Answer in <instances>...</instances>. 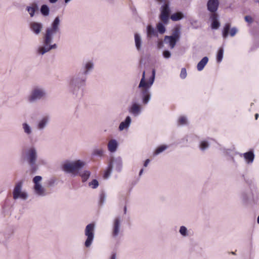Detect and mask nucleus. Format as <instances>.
<instances>
[{
	"label": "nucleus",
	"mask_w": 259,
	"mask_h": 259,
	"mask_svg": "<svg viewBox=\"0 0 259 259\" xmlns=\"http://www.w3.org/2000/svg\"><path fill=\"white\" fill-rule=\"evenodd\" d=\"M187 75V74L186 68H182L180 73V77L182 79H185Z\"/></svg>",
	"instance_id": "43"
},
{
	"label": "nucleus",
	"mask_w": 259,
	"mask_h": 259,
	"mask_svg": "<svg viewBox=\"0 0 259 259\" xmlns=\"http://www.w3.org/2000/svg\"><path fill=\"white\" fill-rule=\"evenodd\" d=\"M30 166V171L32 173H35L38 169L37 166L35 164L29 165Z\"/></svg>",
	"instance_id": "46"
},
{
	"label": "nucleus",
	"mask_w": 259,
	"mask_h": 259,
	"mask_svg": "<svg viewBox=\"0 0 259 259\" xmlns=\"http://www.w3.org/2000/svg\"><path fill=\"white\" fill-rule=\"evenodd\" d=\"M139 93L136 92L132 99L131 104L128 107V111L130 113L135 117L139 116L142 111V105L139 102Z\"/></svg>",
	"instance_id": "7"
},
{
	"label": "nucleus",
	"mask_w": 259,
	"mask_h": 259,
	"mask_svg": "<svg viewBox=\"0 0 259 259\" xmlns=\"http://www.w3.org/2000/svg\"><path fill=\"white\" fill-rule=\"evenodd\" d=\"M118 147V143L115 139L110 140L107 145L108 150L111 153L115 152L117 150Z\"/></svg>",
	"instance_id": "21"
},
{
	"label": "nucleus",
	"mask_w": 259,
	"mask_h": 259,
	"mask_svg": "<svg viewBox=\"0 0 259 259\" xmlns=\"http://www.w3.org/2000/svg\"><path fill=\"white\" fill-rule=\"evenodd\" d=\"M156 71L155 69L152 70V75L150 77L148 81L145 80V71H144L142 73V77L141 79L138 89H140V94L141 96L142 103L144 105H147L150 101L151 98V94L150 89L154 83Z\"/></svg>",
	"instance_id": "2"
},
{
	"label": "nucleus",
	"mask_w": 259,
	"mask_h": 259,
	"mask_svg": "<svg viewBox=\"0 0 259 259\" xmlns=\"http://www.w3.org/2000/svg\"><path fill=\"white\" fill-rule=\"evenodd\" d=\"M110 259H116V253L112 252Z\"/></svg>",
	"instance_id": "51"
},
{
	"label": "nucleus",
	"mask_w": 259,
	"mask_h": 259,
	"mask_svg": "<svg viewBox=\"0 0 259 259\" xmlns=\"http://www.w3.org/2000/svg\"><path fill=\"white\" fill-rule=\"evenodd\" d=\"M181 27L180 26H177L174 28L172 30V33L170 35H165L164 36V42L166 44H168L171 49H173L177 42L181 38Z\"/></svg>",
	"instance_id": "6"
},
{
	"label": "nucleus",
	"mask_w": 259,
	"mask_h": 259,
	"mask_svg": "<svg viewBox=\"0 0 259 259\" xmlns=\"http://www.w3.org/2000/svg\"><path fill=\"white\" fill-rule=\"evenodd\" d=\"M143 171H144V169L141 168L139 171V176H141L143 174Z\"/></svg>",
	"instance_id": "54"
},
{
	"label": "nucleus",
	"mask_w": 259,
	"mask_h": 259,
	"mask_svg": "<svg viewBox=\"0 0 259 259\" xmlns=\"http://www.w3.org/2000/svg\"><path fill=\"white\" fill-rule=\"evenodd\" d=\"M231 28V24L227 23L225 24L222 29V36L224 39H226L229 34V31Z\"/></svg>",
	"instance_id": "26"
},
{
	"label": "nucleus",
	"mask_w": 259,
	"mask_h": 259,
	"mask_svg": "<svg viewBox=\"0 0 259 259\" xmlns=\"http://www.w3.org/2000/svg\"><path fill=\"white\" fill-rule=\"evenodd\" d=\"M184 17V14L182 12H178L172 14L170 18L174 21H178L182 20Z\"/></svg>",
	"instance_id": "28"
},
{
	"label": "nucleus",
	"mask_w": 259,
	"mask_h": 259,
	"mask_svg": "<svg viewBox=\"0 0 259 259\" xmlns=\"http://www.w3.org/2000/svg\"><path fill=\"white\" fill-rule=\"evenodd\" d=\"M132 122V119L130 116H127L125 119L120 122L119 124L118 129L120 131H122L124 129L128 128Z\"/></svg>",
	"instance_id": "20"
},
{
	"label": "nucleus",
	"mask_w": 259,
	"mask_h": 259,
	"mask_svg": "<svg viewBox=\"0 0 259 259\" xmlns=\"http://www.w3.org/2000/svg\"><path fill=\"white\" fill-rule=\"evenodd\" d=\"M60 19L57 16L51 23V26L47 28L46 33L43 37V40H53L54 36L60 33Z\"/></svg>",
	"instance_id": "5"
},
{
	"label": "nucleus",
	"mask_w": 259,
	"mask_h": 259,
	"mask_svg": "<svg viewBox=\"0 0 259 259\" xmlns=\"http://www.w3.org/2000/svg\"><path fill=\"white\" fill-rule=\"evenodd\" d=\"M94 68V64L92 61H83L80 70L69 77L68 91L73 98L79 100L83 97L87 76Z\"/></svg>",
	"instance_id": "1"
},
{
	"label": "nucleus",
	"mask_w": 259,
	"mask_h": 259,
	"mask_svg": "<svg viewBox=\"0 0 259 259\" xmlns=\"http://www.w3.org/2000/svg\"><path fill=\"white\" fill-rule=\"evenodd\" d=\"M224 56V49L223 47L219 48L217 54V61L218 63L222 62Z\"/></svg>",
	"instance_id": "34"
},
{
	"label": "nucleus",
	"mask_w": 259,
	"mask_h": 259,
	"mask_svg": "<svg viewBox=\"0 0 259 259\" xmlns=\"http://www.w3.org/2000/svg\"><path fill=\"white\" fill-rule=\"evenodd\" d=\"M58 0H49L51 4H55L58 2Z\"/></svg>",
	"instance_id": "52"
},
{
	"label": "nucleus",
	"mask_w": 259,
	"mask_h": 259,
	"mask_svg": "<svg viewBox=\"0 0 259 259\" xmlns=\"http://www.w3.org/2000/svg\"><path fill=\"white\" fill-rule=\"evenodd\" d=\"M22 126L23 131L26 135L29 136L32 134V128L28 123L24 122Z\"/></svg>",
	"instance_id": "27"
},
{
	"label": "nucleus",
	"mask_w": 259,
	"mask_h": 259,
	"mask_svg": "<svg viewBox=\"0 0 259 259\" xmlns=\"http://www.w3.org/2000/svg\"><path fill=\"white\" fill-rule=\"evenodd\" d=\"M85 163L80 160L73 161L66 160L61 165L62 170L67 174H72L74 176L78 171L81 169L85 165Z\"/></svg>",
	"instance_id": "4"
},
{
	"label": "nucleus",
	"mask_w": 259,
	"mask_h": 259,
	"mask_svg": "<svg viewBox=\"0 0 259 259\" xmlns=\"http://www.w3.org/2000/svg\"><path fill=\"white\" fill-rule=\"evenodd\" d=\"M113 169V163L112 162H109L108 167L104 172L103 178L104 179H107L110 176L111 172Z\"/></svg>",
	"instance_id": "31"
},
{
	"label": "nucleus",
	"mask_w": 259,
	"mask_h": 259,
	"mask_svg": "<svg viewBox=\"0 0 259 259\" xmlns=\"http://www.w3.org/2000/svg\"><path fill=\"white\" fill-rule=\"evenodd\" d=\"M126 212H127V207H126V206H124V207L123 208L124 214H125L126 213Z\"/></svg>",
	"instance_id": "53"
},
{
	"label": "nucleus",
	"mask_w": 259,
	"mask_h": 259,
	"mask_svg": "<svg viewBox=\"0 0 259 259\" xmlns=\"http://www.w3.org/2000/svg\"><path fill=\"white\" fill-rule=\"evenodd\" d=\"M257 223L259 224V215H258V216L257 217Z\"/></svg>",
	"instance_id": "58"
},
{
	"label": "nucleus",
	"mask_w": 259,
	"mask_h": 259,
	"mask_svg": "<svg viewBox=\"0 0 259 259\" xmlns=\"http://www.w3.org/2000/svg\"><path fill=\"white\" fill-rule=\"evenodd\" d=\"M109 162H112L113 167H115L116 171H117L118 172H120L121 170L122 162V159L120 157H119L116 158L112 157L111 158Z\"/></svg>",
	"instance_id": "19"
},
{
	"label": "nucleus",
	"mask_w": 259,
	"mask_h": 259,
	"mask_svg": "<svg viewBox=\"0 0 259 259\" xmlns=\"http://www.w3.org/2000/svg\"><path fill=\"white\" fill-rule=\"evenodd\" d=\"M244 19L246 22L249 23H251L253 21L252 18L249 15L245 16L244 17Z\"/></svg>",
	"instance_id": "45"
},
{
	"label": "nucleus",
	"mask_w": 259,
	"mask_h": 259,
	"mask_svg": "<svg viewBox=\"0 0 259 259\" xmlns=\"http://www.w3.org/2000/svg\"><path fill=\"white\" fill-rule=\"evenodd\" d=\"M95 228V223H90L85 227L84 235L87 237V239L84 242V246L87 248L90 247L94 241Z\"/></svg>",
	"instance_id": "8"
},
{
	"label": "nucleus",
	"mask_w": 259,
	"mask_h": 259,
	"mask_svg": "<svg viewBox=\"0 0 259 259\" xmlns=\"http://www.w3.org/2000/svg\"><path fill=\"white\" fill-rule=\"evenodd\" d=\"M209 146L208 141L206 140L202 141L199 144V148L201 151H204L207 149Z\"/></svg>",
	"instance_id": "36"
},
{
	"label": "nucleus",
	"mask_w": 259,
	"mask_h": 259,
	"mask_svg": "<svg viewBox=\"0 0 259 259\" xmlns=\"http://www.w3.org/2000/svg\"><path fill=\"white\" fill-rule=\"evenodd\" d=\"M163 47V42L162 41H159L157 43V47L159 49H161Z\"/></svg>",
	"instance_id": "49"
},
{
	"label": "nucleus",
	"mask_w": 259,
	"mask_h": 259,
	"mask_svg": "<svg viewBox=\"0 0 259 259\" xmlns=\"http://www.w3.org/2000/svg\"><path fill=\"white\" fill-rule=\"evenodd\" d=\"M150 161V160L149 159H147L145 161H144V167H147L148 164L149 163Z\"/></svg>",
	"instance_id": "50"
},
{
	"label": "nucleus",
	"mask_w": 259,
	"mask_h": 259,
	"mask_svg": "<svg viewBox=\"0 0 259 259\" xmlns=\"http://www.w3.org/2000/svg\"><path fill=\"white\" fill-rule=\"evenodd\" d=\"M167 148V146L165 145H162L158 146L154 151L153 156H155L160 154Z\"/></svg>",
	"instance_id": "33"
},
{
	"label": "nucleus",
	"mask_w": 259,
	"mask_h": 259,
	"mask_svg": "<svg viewBox=\"0 0 259 259\" xmlns=\"http://www.w3.org/2000/svg\"><path fill=\"white\" fill-rule=\"evenodd\" d=\"M208 61V58L206 56L204 57L197 64V68L198 71H201L203 69L205 66Z\"/></svg>",
	"instance_id": "25"
},
{
	"label": "nucleus",
	"mask_w": 259,
	"mask_h": 259,
	"mask_svg": "<svg viewBox=\"0 0 259 259\" xmlns=\"http://www.w3.org/2000/svg\"><path fill=\"white\" fill-rule=\"evenodd\" d=\"M170 13L169 3V2H164L160 8L159 19L163 21L164 23L167 24L169 19Z\"/></svg>",
	"instance_id": "13"
},
{
	"label": "nucleus",
	"mask_w": 259,
	"mask_h": 259,
	"mask_svg": "<svg viewBox=\"0 0 259 259\" xmlns=\"http://www.w3.org/2000/svg\"><path fill=\"white\" fill-rule=\"evenodd\" d=\"M179 232L183 237H187L189 236V231L187 228L184 226L180 227Z\"/></svg>",
	"instance_id": "35"
},
{
	"label": "nucleus",
	"mask_w": 259,
	"mask_h": 259,
	"mask_svg": "<svg viewBox=\"0 0 259 259\" xmlns=\"http://www.w3.org/2000/svg\"><path fill=\"white\" fill-rule=\"evenodd\" d=\"M29 25L30 30L36 35L40 33L43 27L42 24L38 22H32Z\"/></svg>",
	"instance_id": "18"
},
{
	"label": "nucleus",
	"mask_w": 259,
	"mask_h": 259,
	"mask_svg": "<svg viewBox=\"0 0 259 259\" xmlns=\"http://www.w3.org/2000/svg\"><path fill=\"white\" fill-rule=\"evenodd\" d=\"M42 179V177L40 176H36L32 179V182L34 183V191L35 193L39 196H45L47 195L46 190L40 183Z\"/></svg>",
	"instance_id": "10"
},
{
	"label": "nucleus",
	"mask_w": 259,
	"mask_h": 259,
	"mask_svg": "<svg viewBox=\"0 0 259 259\" xmlns=\"http://www.w3.org/2000/svg\"><path fill=\"white\" fill-rule=\"evenodd\" d=\"M242 178L245 180V176L244 175H242Z\"/></svg>",
	"instance_id": "59"
},
{
	"label": "nucleus",
	"mask_w": 259,
	"mask_h": 259,
	"mask_svg": "<svg viewBox=\"0 0 259 259\" xmlns=\"http://www.w3.org/2000/svg\"><path fill=\"white\" fill-rule=\"evenodd\" d=\"M164 24H166L164 23V22L162 21L161 22H158L156 25L157 31L160 34H163L166 31V28L164 26Z\"/></svg>",
	"instance_id": "32"
},
{
	"label": "nucleus",
	"mask_w": 259,
	"mask_h": 259,
	"mask_svg": "<svg viewBox=\"0 0 259 259\" xmlns=\"http://www.w3.org/2000/svg\"><path fill=\"white\" fill-rule=\"evenodd\" d=\"M232 159L233 161L234 162V157H232Z\"/></svg>",
	"instance_id": "60"
},
{
	"label": "nucleus",
	"mask_w": 259,
	"mask_h": 259,
	"mask_svg": "<svg viewBox=\"0 0 259 259\" xmlns=\"http://www.w3.org/2000/svg\"><path fill=\"white\" fill-rule=\"evenodd\" d=\"M187 118L184 116H181L179 119V123L180 124H185L186 123Z\"/></svg>",
	"instance_id": "44"
},
{
	"label": "nucleus",
	"mask_w": 259,
	"mask_h": 259,
	"mask_svg": "<svg viewBox=\"0 0 259 259\" xmlns=\"http://www.w3.org/2000/svg\"><path fill=\"white\" fill-rule=\"evenodd\" d=\"M23 182L20 181L17 183L13 192V198L16 200L18 198L22 199L23 200H26L28 198V195L26 192L22 191Z\"/></svg>",
	"instance_id": "12"
},
{
	"label": "nucleus",
	"mask_w": 259,
	"mask_h": 259,
	"mask_svg": "<svg viewBox=\"0 0 259 259\" xmlns=\"http://www.w3.org/2000/svg\"><path fill=\"white\" fill-rule=\"evenodd\" d=\"M219 15L218 13H213L210 14V20L211 21V28L212 29L217 30L218 29L221 23L219 20Z\"/></svg>",
	"instance_id": "17"
},
{
	"label": "nucleus",
	"mask_w": 259,
	"mask_h": 259,
	"mask_svg": "<svg viewBox=\"0 0 259 259\" xmlns=\"http://www.w3.org/2000/svg\"><path fill=\"white\" fill-rule=\"evenodd\" d=\"M48 94L46 90L41 86L34 87L26 98L27 101L30 104H34L38 101L45 99Z\"/></svg>",
	"instance_id": "3"
},
{
	"label": "nucleus",
	"mask_w": 259,
	"mask_h": 259,
	"mask_svg": "<svg viewBox=\"0 0 259 259\" xmlns=\"http://www.w3.org/2000/svg\"><path fill=\"white\" fill-rule=\"evenodd\" d=\"M91 174V173L89 170H85L82 172H79V171H77L75 172L74 176H79L82 178V182L84 183L90 178Z\"/></svg>",
	"instance_id": "22"
},
{
	"label": "nucleus",
	"mask_w": 259,
	"mask_h": 259,
	"mask_svg": "<svg viewBox=\"0 0 259 259\" xmlns=\"http://www.w3.org/2000/svg\"><path fill=\"white\" fill-rule=\"evenodd\" d=\"M238 31V29L235 27H234L232 28H230L229 34L231 36L233 37L236 35Z\"/></svg>",
	"instance_id": "42"
},
{
	"label": "nucleus",
	"mask_w": 259,
	"mask_h": 259,
	"mask_svg": "<svg viewBox=\"0 0 259 259\" xmlns=\"http://www.w3.org/2000/svg\"><path fill=\"white\" fill-rule=\"evenodd\" d=\"M51 120L49 115H45L39 118L36 123V128L39 131H43L49 125Z\"/></svg>",
	"instance_id": "15"
},
{
	"label": "nucleus",
	"mask_w": 259,
	"mask_h": 259,
	"mask_svg": "<svg viewBox=\"0 0 259 259\" xmlns=\"http://www.w3.org/2000/svg\"><path fill=\"white\" fill-rule=\"evenodd\" d=\"M55 181L54 179L50 180L48 182V186L49 187H53L54 185Z\"/></svg>",
	"instance_id": "48"
},
{
	"label": "nucleus",
	"mask_w": 259,
	"mask_h": 259,
	"mask_svg": "<svg viewBox=\"0 0 259 259\" xmlns=\"http://www.w3.org/2000/svg\"><path fill=\"white\" fill-rule=\"evenodd\" d=\"M40 12L42 16L46 17L49 15L50 9L47 5L44 4L40 7Z\"/></svg>",
	"instance_id": "29"
},
{
	"label": "nucleus",
	"mask_w": 259,
	"mask_h": 259,
	"mask_svg": "<svg viewBox=\"0 0 259 259\" xmlns=\"http://www.w3.org/2000/svg\"><path fill=\"white\" fill-rule=\"evenodd\" d=\"M134 37L136 48L138 52H140L142 50V44L141 37L139 34L136 33L135 34Z\"/></svg>",
	"instance_id": "23"
},
{
	"label": "nucleus",
	"mask_w": 259,
	"mask_h": 259,
	"mask_svg": "<svg viewBox=\"0 0 259 259\" xmlns=\"http://www.w3.org/2000/svg\"><path fill=\"white\" fill-rule=\"evenodd\" d=\"M258 116H259L258 114V113H256V114H255V119L256 120H257V118H258Z\"/></svg>",
	"instance_id": "55"
},
{
	"label": "nucleus",
	"mask_w": 259,
	"mask_h": 259,
	"mask_svg": "<svg viewBox=\"0 0 259 259\" xmlns=\"http://www.w3.org/2000/svg\"><path fill=\"white\" fill-rule=\"evenodd\" d=\"M37 9V7L36 6V8H35L33 7H27L26 10L28 12H29V14L30 15V17H32L34 16L35 14V12L36 11V10Z\"/></svg>",
	"instance_id": "38"
},
{
	"label": "nucleus",
	"mask_w": 259,
	"mask_h": 259,
	"mask_svg": "<svg viewBox=\"0 0 259 259\" xmlns=\"http://www.w3.org/2000/svg\"><path fill=\"white\" fill-rule=\"evenodd\" d=\"M89 186L93 189H96L99 186V182L96 179H93L89 183Z\"/></svg>",
	"instance_id": "39"
},
{
	"label": "nucleus",
	"mask_w": 259,
	"mask_h": 259,
	"mask_svg": "<svg viewBox=\"0 0 259 259\" xmlns=\"http://www.w3.org/2000/svg\"><path fill=\"white\" fill-rule=\"evenodd\" d=\"M232 254H235V253L234 252H232Z\"/></svg>",
	"instance_id": "61"
},
{
	"label": "nucleus",
	"mask_w": 259,
	"mask_h": 259,
	"mask_svg": "<svg viewBox=\"0 0 259 259\" xmlns=\"http://www.w3.org/2000/svg\"><path fill=\"white\" fill-rule=\"evenodd\" d=\"M163 57L165 59H169L171 57V53L168 50H165L162 52Z\"/></svg>",
	"instance_id": "41"
},
{
	"label": "nucleus",
	"mask_w": 259,
	"mask_h": 259,
	"mask_svg": "<svg viewBox=\"0 0 259 259\" xmlns=\"http://www.w3.org/2000/svg\"><path fill=\"white\" fill-rule=\"evenodd\" d=\"M147 34L148 37H151L152 36H158L157 32L153 27L150 25L147 26Z\"/></svg>",
	"instance_id": "30"
},
{
	"label": "nucleus",
	"mask_w": 259,
	"mask_h": 259,
	"mask_svg": "<svg viewBox=\"0 0 259 259\" xmlns=\"http://www.w3.org/2000/svg\"><path fill=\"white\" fill-rule=\"evenodd\" d=\"M24 156L29 165L36 164L37 158V152L34 147L28 148L25 152Z\"/></svg>",
	"instance_id": "11"
},
{
	"label": "nucleus",
	"mask_w": 259,
	"mask_h": 259,
	"mask_svg": "<svg viewBox=\"0 0 259 259\" xmlns=\"http://www.w3.org/2000/svg\"><path fill=\"white\" fill-rule=\"evenodd\" d=\"M53 40H43L42 46H39L36 50V53L38 55H44L46 53L49 52L53 49L57 48L56 44H52Z\"/></svg>",
	"instance_id": "9"
},
{
	"label": "nucleus",
	"mask_w": 259,
	"mask_h": 259,
	"mask_svg": "<svg viewBox=\"0 0 259 259\" xmlns=\"http://www.w3.org/2000/svg\"><path fill=\"white\" fill-rule=\"evenodd\" d=\"M219 0H208L207 3V10L210 12V14L217 13V11L219 7Z\"/></svg>",
	"instance_id": "16"
},
{
	"label": "nucleus",
	"mask_w": 259,
	"mask_h": 259,
	"mask_svg": "<svg viewBox=\"0 0 259 259\" xmlns=\"http://www.w3.org/2000/svg\"><path fill=\"white\" fill-rule=\"evenodd\" d=\"M103 154V150L102 149H94L93 152V155L101 157Z\"/></svg>",
	"instance_id": "40"
},
{
	"label": "nucleus",
	"mask_w": 259,
	"mask_h": 259,
	"mask_svg": "<svg viewBox=\"0 0 259 259\" xmlns=\"http://www.w3.org/2000/svg\"><path fill=\"white\" fill-rule=\"evenodd\" d=\"M242 198L244 201L246 202L248 200L247 195L246 193H243L242 194Z\"/></svg>",
	"instance_id": "47"
},
{
	"label": "nucleus",
	"mask_w": 259,
	"mask_h": 259,
	"mask_svg": "<svg viewBox=\"0 0 259 259\" xmlns=\"http://www.w3.org/2000/svg\"><path fill=\"white\" fill-rule=\"evenodd\" d=\"M71 0H64V3L67 4H68L69 2H70Z\"/></svg>",
	"instance_id": "57"
},
{
	"label": "nucleus",
	"mask_w": 259,
	"mask_h": 259,
	"mask_svg": "<svg viewBox=\"0 0 259 259\" xmlns=\"http://www.w3.org/2000/svg\"><path fill=\"white\" fill-rule=\"evenodd\" d=\"M156 1H157V2H158V3H163V2L164 3V2H165L164 1V0H156Z\"/></svg>",
	"instance_id": "56"
},
{
	"label": "nucleus",
	"mask_w": 259,
	"mask_h": 259,
	"mask_svg": "<svg viewBox=\"0 0 259 259\" xmlns=\"http://www.w3.org/2000/svg\"><path fill=\"white\" fill-rule=\"evenodd\" d=\"M106 198V195L104 191H102L100 194L99 204L102 206L104 204Z\"/></svg>",
	"instance_id": "37"
},
{
	"label": "nucleus",
	"mask_w": 259,
	"mask_h": 259,
	"mask_svg": "<svg viewBox=\"0 0 259 259\" xmlns=\"http://www.w3.org/2000/svg\"><path fill=\"white\" fill-rule=\"evenodd\" d=\"M244 159L247 163H251L253 162L254 158V154L252 151H249L243 154Z\"/></svg>",
	"instance_id": "24"
},
{
	"label": "nucleus",
	"mask_w": 259,
	"mask_h": 259,
	"mask_svg": "<svg viewBox=\"0 0 259 259\" xmlns=\"http://www.w3.org/2000/svg\"><path fill=\"white\" fill-rule=\"evenodd\" d=\"M121 222L122 220L120 216L116 217L113 220L111 233L113 238H116L121 232Z\"/></svg>",
	"instance_id": "14"
}]
</instances>
